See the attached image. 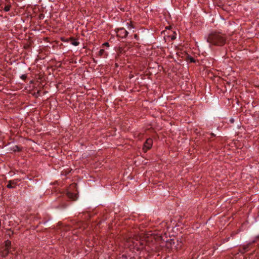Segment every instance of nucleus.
<instances>
[{
  "label": "nucleus",
  "instance_id": "nucleus-1",
  "mask_svg": "<svg viewBox=\"0 0 259 259\" xmlns=\"http://www.w3.org/2000/svg\"><path fill=\"white\" fill-rule=\"evenodd\" d=\"M146 241L142 240L140 236H134L127 238L124 242L125 247L128 248L131 250L135 252L142 250L145 247Z\"/></svg>",
  "mask_w": 259,
  "mask_h": 259
},
{
  "label": "nucleus",
  "instance_id": "nucleus-2",
  "mask_svg": "<svg viewBox=\"0 0 259 259\" xmlns=\"http://www.w3.org/2000/svg\"><path fill=\"white\" fill-rule=\"evenodd\" d=\"M207 41L212 45L223 46L226 42V38L222 34L215 32L208 35Z\"/></svg>",
  "mask_w": 259,
  "mask_h": 259
},
{
  "label": "nucleus",
  "instance_id": "nucleus-3",
  "mask_svg": "<svg viewBox=\"0 0 259 259\" xmlns=\"http://www.w3.org/2000/svg\"><path fill=\"white\" fill-rule=\"evenodd\" d=\"M153 141L151 139H147L144 143L143 149L144 152H146L148 150L150 149L152 145Z\"/></svg>",
  "mask_w": 259,
  "mask_h": 259
},
{
  "label": "nucleus",
  "instance_id": "nucleus-4",
  "mask_svg": "<svg viewBox=\"0 0 259 259\" xmlns=\"http://www.w3.org/2000/svg\"><path fill=\"white\" fill-rule=\"evenodd\" d=\"M116 32L117 35L121 38L125 37L128 33V32L123 28L118 29Z\"/></svg>",
  "mask_w": 259,
  "mask_h": 259
},
{
  "label": "nucleus",
  "instance_id": "nucleus-5",
  "mask_svg": "<svg viewBox=\"0 0 259 259\" xmlns=\"http://www.w3.org/2000/svg\"><path fill=\"white\" fill-rule=\"evenodd\" d=\"M11 245V242L10 241L7 240L6 241H5V250L1 253L2 256L3 257L6 256L8 254L9 248L10 247Z\"/></svg>",
  "mask_w": 259,
  "mask_h": 259
},
{
  "label": "nucleus",
  "instance_id": "nucleus-6",
  "mask_svg": "<svg viewBox=\"0 0 259 259\" xmlns=\"http://www.w3.org/2000/svg\"><path fill=\"white\" fill-rule=\"evenodd\" d=\"M17 185V182L15 181H9L8 184L7 185V187L8 188H15Z\"/></svg>",
  "mask_w": 259,
  "mask_h": 259
},
{
  "label": "nucleus",
  "instance_id": "nucleus-7",
  "mask_svg": "<svg viewBox=\"0 0 259 259\" xmlns=\"http://www.w3.org/2000/svg\"><path fill=\"white\" fill-rule=\"evenodd\" d=\"M67 195L70 199H71L73 200H75L77 199L76 195L74 193L68 192H67Z\"/></svg>",
  "mask_w": 259,
  "mask_h": 259
},
{
  "label": "nucleus",
  "instance_id": "nucleus-8",
  "mask_svg": "<svg viewBox=\"0 0 259 259\" xmlns=\"http://www.w3.org/2000/svg\"><path fill=\"white\" fill-rule=\"evenodd\" d=\"M100 56H107L108 55L107 52H105L104 49H101L99 52Z\"/></svg>",
  "mask_w": 259,
  "mask_h": 259
},
{
  "label": "nucleus",
  "instance_id": "nucleus-9",
  "mask_svg": "<svg viewBox=\"0 0 259 259\" xmlns=\"http://www.w3.org/2000/svg\"><path fill=\"white\" fill-rule=\"evenodd\" d=\"M70 44L74 46H77L79 45V42L77 40L71 38L70 40Z\"/></svg>",
  "mask_w": 259,
  "mask_h": 259
},
{
  "label": "nucleus",
  "instance_id": "nucleus-10",
  "mask_svg": "<svg viewBox=\"0 0 259 259\" xmlns=\"http://www.w3.org/2000/svg\"><path fill=\"white\" fill-rule=\"evenodd\" d=\"M12 150L14 152L20 151L21 150V148L18 146L15 145L12 148Z\"/></svg>",
  "mask_w": 259,
  "mask_h": 259
},
{
  "label": "nucleus",
  "instance_id": "nucleus-11",
  "mask_svg": "<svg viewBox=\"0 0 259 259\" xmlns=\"http://www.w3.org/2000/svg\"><path fill=\"white\" fill-rule=\"evenodd\" d=\"M168 243L172 245L171 247L172 248H176V246L175 245V243L174 239H170L168 241Z\"/></svg>",
  "mask_w": 259,
  "mask_h": 259
},
{
  "label": "nucleus",
  "instance_id": "nucleus-12",
  "mask_svg": "<svg viewBox=\"0 0 259 259\" xmlns=\"http://www.w3.org/2000/svg\"><path fill=\"white\" fill-rule=\"evenodd\" d=\"M10 8H11V6L10 5H7V6H6L5 7L4 10L6 12H8V11H10Z\"/></svg>",
  "mask_w": 259,
  "mask_h": 259
},
{
  "label": "nucleus",
  "instance_id": "nucleus-13",
  "mask_svg": "<svg viewBox=\"0 0 259 259\" xmlns=\"http://www.w3.org/2000/svg\"><path fill=\"white\" fill-rule=\"evenodd\" d=\"M103 46H106V47H109V43H108V42H105V43H104V44H103Z\"/></svg>",
  "mask_w": 259,
  "mask_h": 259
},
{
  "label": "nucleus",
  "instance_id": "nucleus-14",
  "mask_svg": "<svg viewBox=\"0 0 259 259\" xmlns=\"http://www.w3.org/2000/svg\"><path fill=\"white\" fill-rule=\"evenodd\" d=\"M134 27H133V26L132 25H129L128 27V29H132Z\"/></svg>",
  "mask_w": 259,
  "mask_h": 259
},
{
  "label": "nucleus",
  "instance_id": "nucleus-15",
  "mask_svg": "<svg viewBox=\"0 0 259 259\" xmlns=\"http://www.w3.org/2000/svg\"><path fill=\"white\" fill-rule=\"evenodd\" d=\"M175 38H176V37H175V36H172V37H171V39H175Z\"/></svg>",
  "mask_w": 259,
  "mask_h": 259
},
{
  "label": "nucleus",
  "instance_id": "nucleus-16",
  "mask_svg": "<svg viewBox=\"0 0 259 259\" xmlns=\"http://www.w3.org/2000/svg\"><path fill=\"white\" fill-rule=\"evenodd\" d=\"M231 122H233V119H231Z\"/></svg>",
  "mask_w": 259,
  "mask_h": 259
}]
</instances>
